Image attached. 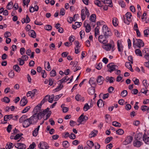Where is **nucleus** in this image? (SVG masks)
I'll use <instances>...</instances> for the list:
<instances>
[{
    "label": "nucleus",
    "mask_w": 149,
    "mask_h": 149,
    "mask_svg": "<svg viewBox=\"0 0 149 149\" xmlns=\"http://www.w3.org/2000/svg\"><path fill=\"white\" fill-rule=\"evenodd\" d=\"M63 87V85L60 84L55 89H54L53 91H54V92L58 91L61 89Z\"/></svg>",
    "instance_id": "bb28decb"
},
{
    "label": "nucleus",
    "mask_w": 149,
    "mask_h": 149,
    "mask_svg": "<svg viewBox=\"0 0 149 149\" xmlns=\"http://www.w3.org/2000/svg\"><path fill=\"white\" fill-rule=\"evenodd\" d=\"M56 73L55 70H53L50 72V75L51 76L54 77L56 75Z\"/></svg>",
    "instance_id": "bf43d9fd"
},
{
    "label": "nucleus",
    "mask_w": 149,
    "mask_h": 149,
    "mask_svg": "<svg viewBox=\"0 0 149 149\" xmlns=\"http://www.w3.org/2000/svg\"><path fill=\"white\" fill-rule=\"evenodd\" d=\"M104 80V79L103 77L99 76L97 77L96 81L99 85H101L103 83Z\"/></svg>",
    "instance_id": "ddd939ff"
},
{
    "label": "nucleus",
    "mask_w": 149,
    "mask_h": 149,
    "mask_svg": "<svg viewBox=\"0 0 149 149\" xmlns=\"http://www.w3.org/2000/svg\"><path fill=\"white\" fill-rule=\"evenodd\" d=\"M62 145L63 147L68 148L69 146V143L68 141H65L63 142Z\"/></svg>",
    "instance_id": "79ce46f5"
},
{
    "label": "nucleus",
    "mask_w": 149,
    "mask_h": 149,
    "mask_svg": "<svg viewBox=\"0 0 149 149\" xmlns=\"http://www.w3.org/2000/svg\"><path fill=\"white\" fill-rule=\"evenodd\" d=\"M88 117L86 116H84V113L82 114L78 118V122L79 123V124H81L83 122H86L88 119Z\"/></svg>",
    "instance_id": "39448f33"
},
{
    "label": "nucleus",
    "mask_w": 149,
    "mask_h": 149,
    "mask_svg": "<svg viewBox=\"0 0 149 149\" xmlns=\"http://www.w3.org/2000/svg\"><path fill=\"white\" fill-rule=\"evenodd\" d=\"M125 66L128 69L132 66L130 62H127L125 63Z\"/></svg>",
    "instance_id": "0e129e2a"
},
{
    "label": "nucleus",
    "mask_w": 149,
    "mask_h": 149,
    "mask_svg": "<svg viewBox=\"0 0 149 149\" xmlns=\"http://www.w3.org/2000/svg\"><path fill=\"white\" fill-rule=\"evenodd\" d=\"M103 32V33H106L110 31V29H109L108 27L106 25H104L102 27Z\"/></svg>",
    "instance_id": "7c9ffc66"
},
{
    "label": "nucleus",
    "mask_w": 149,
    "mask_h": 149,
    "mask_svg": "<svg viewBox=\"0 0 149 149\" xmlns=\"http://www.w3.org/2000/svg\"><path fill=\"white\" fill-rule=\"evenodd\" d=\"M103 3H104L105 5H108L110 7H112L113 6L111 0H105Z\"/></svg>",
    "instance_id": "393cba45"
},
{
    "label": "nucleus",
    "mask_w": 149,
    "mask_h": 149,
    "mask_svg": "<svg viewBox=\"0 0 149 149\" xmlns=\"http://www.w3.org/2000/svg\"><path fill=\"white\" fill-rule=\"evenodd\" d=\"M67 77H68V76H66L64 77L62 79L60 80L59 81H60L61 84H62V83L67 81L69 79V78L66 79Z\"/></svg>",
    "instance_id": "58836bf2"
},
{
    "label": "nucleus",
    "mask_w": 149,
    "mask_h": 149,
    "mask_svg": "<svg viewBox=\"0 0 149 149\" xmlns=\"http://www.w3.org/2000/svg\"><path fill=\"white\" fill-rule=\"evenodd\" d=\"M24 57L23 58V59L22 58H18L17 60L19 62V65H23L24 63Z\"/></svg>",
    "instance_id": "864d4df0"
},
{
    "label": "nucleus",
    "mask_w": 149,
    "mask_h": 149,
    "mask_svg": "<svg viewBox=\"0 0 149 149\" xmlns=\"http://www.w3.org/2000/svg\"><path fill=\"white\" fill-rule=\"evenodd\" d=\"M29 119H30V121L31 122L32 124L33 125L36 123L39 119L37 113H35L32 116L29 118Z\"/></svg>",
    "instance_id": "7ed1b4c3"
},
{
    "label": "nucleus",
    "mask_w": 149,
    "mask_h": 149,
    "mask_svg": "<svg viewBox=\"0 0 149 149\" xmlns=\"http://www.w3.org/2000/svg\"><path fill=\"white\" fill-rule=\"evenodd\" d=\"M23 126L24 127H27L31 125L32 124L29 118H27L26 120L22 122Z\"/></svg>",
    "instance_id": "1a4fd4ad"
},
{
    "label": "nucleus",
    "mask_w": 149,
    "mask_h": 149,
    "mask_svg": "<svg viewBox=\"0 0 149 149\" xmlns=\"http://www.w3.org/2000/svg\"><path fill=\"white\" fill-rule=\"evenodd\" d=\"M127 92L126 90H123L121 93V96L123 97H125L127 96Z\"/></svg>",
    "instance_id": "37998d69"
},
{
    "label": "nucleus",
    "mask_w": 149,
    "mask_h": 149,
    "mask_svg": "<svg viewBox=\"0 0 149 149\" xmlns=\"http://www.w3.org/2000/svg\"><path fill=\"white\" fill-rule=\"evenodd\" d=\"M11 35V33L8 31L6 32L4 34V37L6 38H8V37H10Z\"/></svg>",
    "instance_id": "774afa93"
},
{
    "label": "nucleus",
    "mask_w": 149,
    "mask_h": 149,
    "mask_svg": "<svg viewBox=\"0 0 149 149\" xmlns=\"http://www.w3.org/2000/svg\"><path fill=\"white\" fill-rule=\"evenodd\" d=\"M110 43H108L105 45L103 48L107 51L109 50L111 48L112 51H113L115 49L114 42L113 40H111Z\"/></svg>",
    "instance_id": "f03ea898"
},
{
    "label": "nucleus",
    "mask_w": 149,
    "mask_h": 149,
    "mask_svg": "<svg viewBox=\"0 0 149 149\" xmlns=\"http://www.w3.org/2000/svg\"><path fill=\"white\" fill-rule=\"evenodd\" d=\"M40 127V125L38 126L37 128H36L33 132V135L34 136H36L38 133V131Z\"/></svg>",
    "instance_id": "aec40b11"
},
{
    "label": "nucleus",
    "mask_w": 149,
    "mask_h": 149,
    "mask_svg": "<svg viewBox=\"0 0 149 149\" xmlns=\"http://www.w3.org/2000/svg\"><path fill=\"white\" fill-rule=\"evenodd\" d=\"M117 19V18L115 17L113 18V19L112 23L113 26H116L118 25L116 21Z\"/></svg>",
    "instance_id": "5fc2aeb1"
},
{
    "label": "nucleus",
    "mask_w": 149,
    "mask_h": 149,
    "mask_svg": "<svg viewBox=\"0 0 149 149\" xmlns=\"http://www.w3.org/2000/svg\"><path fill=\"white\" fill-rule=\"evenodd\" d=\"M75 99L77 101H81L82 102H83L84 100V98L83 97L81 96L79 94H77L75 97Z\"/></svg>",
    "instance_id": "f3484780"
},
{
    "label": "nucleus",
    "mask_w": 149,
    "mask_h": 149,
    "mask_svg": "<svg viewBox=\"0 0 149 149\" xmlns=\"http://www.w3.org/2000/svg\"><path fill=\"white\" fill-rule=\"evenodd\" d=\"M125 16L126 17L127 20L128 22H127L124 19V22L127 24H129L130 22L132 21V14L128 12L126 14Z\"/></svg>",
    "instance_id": "0eeeda50"
},
{
    "label": "nucleus",
    "mask_w": 149,
    "mask_h": 149,
    "mask_svg": "<svg viewBox=\"0 0 149 149\" xmlns=\"http://www.w3.org/2000/svg\"><path fill=\"white\" fill-rule=\"evenodd\" d=\"M135 85H138L139 83V80L137 78H134L132 79Z\"/></svg>",
    "instance_id": "e2e57ef3"
},
{
    "label": "nucleus",
    "mask_w": 149,
    "mask_h": 149,
    "mask_svg": "<svg viewBox=\"0 0 149 149\" xmlns=\"http://www.w3.org/2000/svg\"><path fill=\"white\" fill-rule=\"evenodd\" d=\"M13 5V3L12 1H10V2H9L7 6H6V8L8 10H10L12 8V6Z\"/></svg>",
    "instance_id": "c03bdc74"
},
{
    "label": "nucleus",
    "mask_w": 149,
    "mask_h": 149,
    "mask_svg": "<svg viewBox=\"0 0 149 149\" xmlns=\"http://www.w3.org/2000/svg\"><path fill=\"white\" fill-rule=\"evenodd\" d=\"M39 7L37 5L35 6L34 7L32 6L30 7L29 11L31 13H33L35 11H37L38 10Z\"/></svg>",
    "instance_id": "6ab92c4d"
},
{
    "label": "nucleus",
    "mask_w": 149,
    "mask_h": 149,
    "mask_svg": "<svg viewBox=\"0 0 149 149\" xmlns=\"http://www.w3.org/2000/svg\"><path fill=\"white\" fill-rule=\"evenodd\" d=\"M112 125L116 127H120L121 126L120 124L117 121H113L112 122Z\"/></svg>",
    "instance_id": "09e8293b"
},
{
    "label": "nucleus",
    "mask_w": 149,
    "mask_h": 149,
    "mask_svg": "<svg viewBox=\"0 0 149 149\" xmlns=\"http://www.w3.org/2000/svg\"><path fill=\"white\" fill-rule=\"evenodd\" d=\"M13 69L17 72H19L20 70V68L18 65H15L13 66Z\"/></svg>",
    "instance_id": "72a5a7b5"
},
{
    "label": "nucleus",
    "mask_w": 149,
    "mask_h": 149,
    "mask_svg": "<svg viewBox=\"0 0 149 149\" xmlns=\"http://www.w3.org/2000/svg\"><path fill=\"white\" fill-rule=\"evenodd\" d=\"M141 110L143 111H147L148 112V107L146 105H142L141 107Z\"/></svg>",
    "instance_id": "3c124183"
},
{
    "label": "nucleus",
    "mask_w": 149,
    "mask_h": 149,
    "mask_svg": "<svg viewBox=\"0 0 149 149\" xmlns=\"http://www.w3.org/2000/svg\"><path fill=\"white\" fill-rule=\"evenodd\" d=\"M106 79L107 81H109L110 83H112L113 82V79H114L113 77H107Z\"/></svg>",
    "instance_id": "de8ad7c7"
},
{
    "label": "nucleus",
    "mask_w": 149,
    "mask_h": 149,
    "mask_svg": "<svg viewBox=\"0 0 149 149\" xmlns=\"http://www.w3.org/2000/svg\"><path fill=\"white\" fill-rule=\"evenodd\" d=\"M87 144L88 146L91 148H92L94 145L93 142L91 141H88L87 142Z\"/></svg>",
    "instance_id": "ea45409f"
},
{
    "label": "nucleus",
    "mask_w": 149,
    "mask_h": 149,
    "mask_svg": "<svg viewBox=\"0 0 149 149\" xmlns=\"http://www.w3.org/2000/svg\"><path fill=\"white\" fill-rule=\"evenodd\" d=\"M143 85L145 87V89H147L148 86V84L147 83L146 80H144L143 81Z\"/></svg>",
    "instance_id": "6e6d98bb"
},
{
    "label": "nucleus",
    "mask_w": 149,
    "mask_h": 149,
    "mask_svg": "<svg viewBox=\"0 0 149 149\" xmlns=\"http://www.w3.org/2000/svg\"><path fill=\"white\" fill-rule=\"evenodd\" d=\"M23 135V134L22 133L18 134L14 137V139L15 140H17L22 136Z\"/></svg>",
    "instance_id": "603ef678"
},
{
    "label": "nucleus",
    "mask_w": 149,
    "mask_h": 149,
    "mask_svg": "<svg viewBox=\"0 0 149 149\" xmlns=\"http://www.w3.org/2000/svg\"><path fill=\"white\" fill-rule=\"evenodd\" d=\"M13 118L12 114L5 115L4 117V121H7L8 120H10Z\"/></svg>",
    "instance_id": "b1692460"
},
{
    "label": "nucleus",
    "mask_w": 149,
    "mask_h": 149,
    "mask_svg": "<svg viewBox=\"0 0 149 149\" xmlns=\"http://www.w3.org/2000/svg\"><path fill=\"white\" fill-rule=\"evenodd\" d=\"M135 53L136 55L138 56H142L141 52L139 49L135 50Z\"/></svg>",
    "instance_id": "a19ab883"
},
{
    "label": "nucleus",
    "mask_w": 149,
    "mask_h": 149,
    "mask_svg": "<svg viewBox=\"0 0 149 149\" xmlns=\"http://www.w3.org/2000/svg\"><path fill=\"white\" fill-rule=\"evenodd\" d=\"M15 146L18 149H25L26 147L24 144L22 143H17L15 145Z\"/></svg>",
    "instance_id": "6e6552de"
},
{
    "label": "nucleus",
    "mask_w": 149,
    "mask_h": 149,
    "mask_svg": "<svg viewBox=\"0 0 149 149\" xmlns=\"http://www.w3.org/2000/svg\"><path fill=\"white\" fill-rule=\"evenodd\" d=\"M8 76L11 78H13L14 76V71L13 70L11 71L8 74Z\"/></svg>",
    "instance_id": "680f3d73"
},
{
    "label": "nucleus",
    "mask_w": 149,
    "mask_h": 149,
    "mask_svg": "<svg viewBox=\"0 0 149 149\" xmlns=\"http://www.w3.org/2000/svg\"><path fill=\"white\" fill-rule=\"evenodd\" d=\"M116 132L117 134L118 135H121L124 133V131L122 129H120L118 130H117L116 131Z\"/></svg>",
    "instance_id": "49530a36"
},
{
    "label": "nucleus",
    "mask_w": 149,
    "mask_h": 149,
    "mask_svg": "<svg viewBox=\"0 0 149 149\" xmlns=\"http://www.w3.org/2000/svg\"><path fill=\"white\" fill-rule=\"evenodd\" d=\"M133 138L132 136H129L127 137L125 140L129 143H130L133 140Z\"/></svg>",
    "instance_id": "a18cd8bd"
},
{
    "label": "nucleus",
    "mask_w": 149,
    "mask_h": 149,
    "mask_svg": "<svg viewBox=\"0 0 149 149\" xmlns=\"http://www.w3.org/2000/svg\"><path fill=\"white\" fill-rule=\"evenodd\" d=\"M85 23V22H84V25L85 27L86 28V31L87 33L89 32L91 30L90 25L88 23L86 25Z\"/></svg>",
    "instance_id": "412c9836"
},
{
    "label": "nucleus",
    "mask_w": 149,
    "mask_h": 149,
    "mask_svg": "<svg viewBox=\"0 0 149 149\" xmlns=\"http://www.w3.org/2000/svg\"><path fill=\"white\" fill-rule=\"evenodd\" d=\"M27 116L26 115H23L19 119V122L22 123L27 119Z\"/></svg>",
    "instance_id": "cd10ccee"
},
{
    "label": "nucleus",
    "mask_w": 149,
    "mask_h": 149,
    "mask_svg": "<svg viewBox=\"0 0 149 149\" xmlns=\"http://www.w3.org/2000/svg\"><path fill=\"white\" fill-rule=\"evenodd\" d=\"M14 146V145L13 144L10 142H8L6 146V149H10L11 148H13Z\"/></svg>",
    "instance_id": "2f4dec72"
},
{
    "label": "nucleus",
    "mask_w": 149,
    "mask_h": 149,
    "mask_svg": "<svg viewBox=\"0 0 149 149\" xmlns=\"http://www.w3.org/2000/svg\"><path fill=\"white\" fill-rule=\"evenodd\" d=\"M96 18V16L95 14H93L91 15L90 17V19L91 21L95 22Z\"/></svg>",
    "instance_id": "473e14b6"
},
{
    "label": "nucleus",
    "mask_w": 149,
    "mask_h": 149,
    "mask_svg": "<svg viewBox=\"0 0 149 149\" xmlns=\"http://www.w3.org/2000/svg\"><path fill=\"white\" fill-rule=\"evenodd\" d=\"M107 67L109 68L108 71L110 72L111 73L114 71L116 70V69H117L116 68H118L117 65H113L112 63L109 64L107 65Z\"/></svg>",
    "instance_id": "20e7f679"
},
{
    "label": "nucleus",
    "mask_w": 149,
    "mask_h": 149,
    "mask_svg": "<svg viewBox=\"0 0 149 149\" xmlns=\"http://www.w3.org/2000/svg\"><path fill=\"white\" fill-rule=\"evenodd\" d=\"M143 144V143L139 140H134L133 142V145L134 147H139Z\"/></svg>",
    "instance_id": "f8f14e48"
},
{
    "label": "nucleus",
    "mask_w": 149,
    "mask_h": 149,
    "mask_svg": "<svg viewBox=\"0 0 149 149\" xmlns=\"http://www.w3.org/2000/svg\"><path fill=\"white\" fill-rule=\"evenodd\" d=\"M103 34L105 38H108L109 37L111 36V33L110 31L106 32V33H103Z\"/></svg>",
    "instance_id": "e433bc0d"
},
{
    "label": "nucleus",
    "mask_w": 149,
    "mask_h": 149,
    "mask_svg": "<svg viewBox=\"0 0 149 149\" xmlns=\"http://www.w3.org/2000/svg\"><path fill=\"white\" fill-rule=\"evenodd\" d=\"M65 10L64 8H61L59 13L60 15H62V16L64 15L65 14Z\"/></svg>",
    "instance_id": "69168bd1"
},
{
    "label": "nucleus",
    "mask_w": 149,
    "mask_h": 149,
    "mask_svg": "<svg viewBox=\"0 0 149 149\" xmlns=\"http://www.w3.org/2000/svg\"><path fill=\"white\" fill-rule=\"evenodd\" d=\"M95 87L93 86H91L88 90V92L89 94L92 95L94 94L95 92Z\"/></svg>",
    "instance_id": "a211bd4d"
},
{
    "label": "nucleus",
    "mask_w": 149,
    "mask_h": 149,
    "mask_svg": "<svg viewBox=\"0 0 149 149\" xmlns=\"http://www.w3.org/2000/svg\"><path fill=\"white\" fill-rule=\"evenodd\" d=\"M136 42H135L134 38L133 39V45L134 48H138L140 49L141 47H143L144 45V42L141 39H136Z\"/></svg>",
    "instance_id": "f257e3e1"
},
{
    "label": "nucleus",
    "mask_w": 149,
    "mask_h": 149,
    "mask_svg": "<svg viewBox=\"0 0 149 149\" xmlns=\"http://www.w3.org/2000/svg\"><path fill=\"white\" fill-rule=\"evenodd\" d=\"M89 83L91 85V86H93L94 87L95 86L97 85L96 81H95L94 78L93 77L91 78L90 79L89 81Z\"/></svg>",
    "instance_id": "4468645a"
},
{
    "label": "nucleus",
    "mask_w": 149,
    "mask_h": 149,
    "mask_svg": "<svg viewBox=\"0 0 149 149\" xmlns=\"http://www.w3.org/2000/svg\"><path fill=\"white\" fill-rule=\"evenodd\" d=\"M48 95H47L44 97L43 99L40 103V106H42V104H43L45 102H47V100H48Z\"/></svg>",
    "instance_id": "c756f323"
},
{
    "label": "nucleus",
    "mask_w": 149,
    "mask_h": 149,
    "mask_svg": "<svg viewBox=\"0 0 149 149\" xmlns=\"http://www.w3.org/2000/svg\"><path fill=\"white\" fill-rule=\"evenodd\" d=\"M97 105L99 107H101L103 106L104 103L103 100L101 99H99L97 102Z\"/></svg>",
    "instance_id": "4be33fe9"
},
{
    "label": "nucleus",
    "mask_w": 149,
    "mask_h": 149,
    "mask_svg": "<svg viewBox=\"0 0 149 149\" xmlns=\"http://www.w3.org/2000/svg\"><path fill=\"white\" fill-rule=\"evenodd\" d=\"M117 45L118 51L121 52L123 49V46L121 44L120 41H119L118 40L117 42Z\"/></svg>",
    "instance_id": "c85d7f7f"
},
{
    "label": "nucleus",
    "mask_w": 149,
    "mask_h": 149,
    "mask_svg": "<svg viewBox=\"0 0 149 149\" xmlns=\"http://www.w3.org/2000/svg\"><path fill=\"white\" fill-rule=\"evenodd\" d=\"M90 106L88 103L86 104L84 107L83 109L85 111H87L88 109H90Z\"/></svg>",
    "instance_id": "8fccbe9b"
},
{
    "label": "nucleus",
    "mask_w": 149,
    "mask_h": 149,
    "mask_svg": "<svg viewBox=\"0 0 149 149\" xmlns=\"http://www.w3.org/2000/svg\"><path fill=\"white\" fill-rule=\"evenodd\" d=\"M69 138L70 139L73 140L76 138V136L74 134L72 133L70 135Z\"/></svg>",
    "instance_id": "338daca9"
},
{
    "label": "nucleus",
    "mask_w": 149,
    "mask_h": 149,
    "mask_svg": "<svg viewBox=\"0 0 149 149\" xmlns=\"http://www.w3.org/2000/svg\"><path fill=\"white\" fill-rule=\"evenodd\" d=\"M97 132V131L95 130L93 131H92L91 132V134H89V136L91 135L90 136L91 137H95L96 136Z\"/></svg>",
    "instance_id": "4c0bfd02"
},
{
    "label": "nucleus",
    "mask_w": 149,
    "mask_h": 149,
    "mask_svg": "<svg viewBox=\"0 0 149 149\" xmlns=\"http://www.w3.org/2000/svg\"><path fill=\"white\" fill-rule=\"evenodd\" d=\"M85 10L84 9H83L81 10V18L82 20H84L86 18V15L84 14Z\"/></svg>",
    "instance_id": "f704fd0d"
},
{
    "label": "nucleus",
    "mask_w": 149,
    "mask_h": 149,
    "mask_svg": "<svg viewBox=\"0 0 149 149\" xmlns=\"http://www.w3.org/2000/svg\"><path fill=\"white\" fill-rule=\"evenodd\" d=\"M143 140L145 143L147 144H149V137L144 134L143 137Z\"/></svg>",
    "instance_id": "2eb2a0df"
},
{
    "label": "nucleus",
    "mask_w": 149,
    "mask_h": 149,
    "mask_svg": "<svg viewBox=\"0 0 149 149\" xmlns=\"http://www.w3.org/2000/svg\"><path fill=\"white\" fill-rule=\"evenodd\" d=\"M29 35L33 38H35L36 34L35 31L33 30H30L28 32Z\"/></svg>",
    "instance_id": "dca6fc26"
},
{
    "label": "nucleus",
    "mask_w": 149,
    "mask_h": 149,
    "mask_svg": "<svg viewBox=\"0 0 149 149\" xmlns=\"http://www.w3.org/2000/svg\"><path fill=\"white\" fill-rule=\"evenodd\" d=\"M41 106H40V104L36 106L34 108L33 111L35 113H37L40 110Z\"/></svg>",
    "instance_id": "a878e982"
},
{
    "label": "nucleus",
    "mask_w": 149,
    "mask_h": 149,
    "mask_svg": "<svg viewBox=\"0 0 149 149\" xmlns=\"http://www.w3.org/2000/svg\"><path fill=\"white\" fill-rule=\"evenodd\" d=\"M30 109V107L29 106H28L26 107L22 111V113H24L28 111Z\"/></svg>",
    "instance_id": "13d9d810"
},
{
    "label": "nucleus",
    "mask_w": 149,
    "mask_h": 149,
    "mask_svg": "<svg viewBox=\"0 0 149 149\" xmlns=\"http://www.w3.org/2000/svg\"><path fill=\"white\" fill-rule=\"evenodd\" d=\"M95 3L99 7H102L103 5V4L99 0H96L95 1Z\"/></svg>",
    "instance_id": "c9c22d12"
},
{
    "label": "nucleus",
    "mask_w": 149,
    "mask_h": 149,
    "mask_svg": "<svg viewBox=\"0 0 149 149\" xmlns=\"http://www.w3.org/2000/svg\"><path fill=\"white\" fill-rule=\"evenodd\" d=\"M3 101L6 103H9L10 101V99L7 97H5L3 98Z\"/></svg>",
    "instance_id": "4d7b16f0"
},
{
    "label": "nucleus",
    "mask_w": 149,
    "mask_h": 149,
    "mask_svg": "<svg viewBox=\"0 0 149 149\" xmlns=\"http://www.w3.org/2000/svg\"><path fill=\"white\" fill-rule=\"evenodd\" d=\"M28 102V100L26 99V97L24 96L21 100L20 102V105L21 106H25Z\"/></svg>",
    "instance_id": "9b49d317"
},
{
    "label": "nucleus",
    "mask_w": 149,
    "mask_h": 149,
    "mask_svg": "<svg viewBox=\"0 0 149 149\" xmlns=\"http://www.w3.org/2000/svg\"><path fill=\"white\" fill-rule=\"evenodd\" d=\"M142 137V135L141 133H139L136 134L135 135L134 139L135 140L140 141Z\"/></svg>",
    "instance_id": "5701e85b"
},
{
    "label": "nucleus",
    "mask_w": 149,
    "mask_h": 149,
    "mask_svg": "<svg viewBox=\"0 0 149 149\" xmlns=\"http://www.w3.org/2000/svg\"><path fill=\"white\" fill-rule=\"evenodd\" d=\"M52 26L49 25H46L45 27V29L47 31H51L52 29Z\"/></svg>",
    "instance_id": "052dcab7"
},
{
    "label": "nucleus",
    "mask_w": 149,
    "mask_h": 149,
    "mask_svg": "<svg viewBox=\"0 0 149 149\" xmlns=\"http://www.w3.org/2000/svg\"><path fill=\"white\" fill-rule=\"evenodd\" d=\"M38 147L40 149H48L49 147L47 146V143L42 141L40 142L38 145Z\"/></svg>",
    "instance_id": "423d86ee"
},
{
    "label": "nucleus",
    "mask_w": 149,
    "mask_h": 149,
    "mask_svg": "<svg viewBox=\"0 0 149 149\" xmlns=\"http://www.w3.org/2000/svg\"><path fill=\"white\" fill-rule=\"evenodd\" d=\"M106 39L105 37L104 38L103 35H101L99 36L98 40L101 43L106 44L108 42L107 40Z\"/></svg>",
    "instance_id": "9d476101"
}]
</instances>
